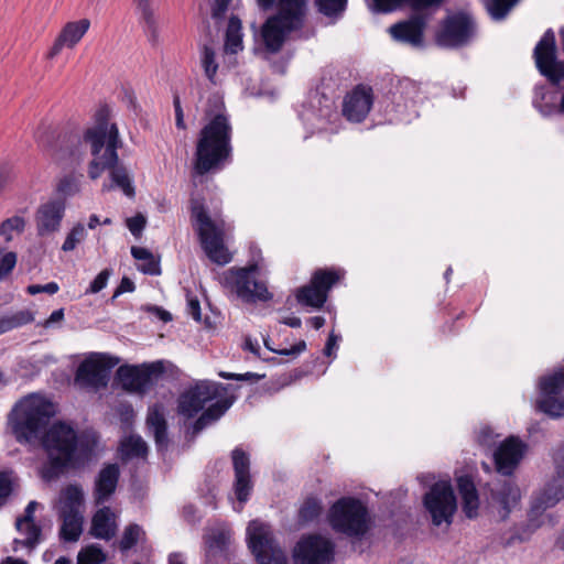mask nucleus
<instances>
[{"label": "nucleus", "mask_w": 564, "mask_h": 564, "mask_svg": "<svg viewBox=\"0 0 564 564\" xmlns=\"http://www.w3.org/2000/svg\"><path fill=\"white\" fill-rule=\"evenodd\" d=\"M111 110L108 105L100 106L94 115V123L87 128L82 137H63L50 127L37 130L36 140L43 151L56 163L67 159L80 160L82 152L78 147L82 142L90 148L94 159L88 164V176L97 180L108 170L112 183L120 187L128 197H133L135 192L127 169L119 164L118 149L122 142L116 123L110 122Z\"/></svg>", "instance_id": "obj_1"}, {"label": "nucleus", "mask_w": 564, "mask_h": 564, "mask_svg": "<svg viewBox=\"0 0 564 564\" xmlns=\"http://www.w3.org/2000/svg\"><path fill=\"white\" fill-rule=\"evenodd\" d=\"M97 444L95 433H78L69 423L55 421L41 436L40 445L46 455L43 477L50 480L84 467L91 460Z\"/></svg>", "instance_id": "obj_2"}, {"label": "nucleus", "mask_w": 564, "mask_h": 564, "mask_svg": "<svg viewBox=\"0 0 564 564\" xmlns=\"http://www.w3.org/2000/svg\"><path fill=\"white\" fill-rule=\"evenodd\" d=\"M205 117L207 122L198 133L194 154V171L197 175L219 171L232 158V126L218 97L208 99Z\"/></svg>", "instance_id": "obj_3"}, {"label": "nucleus", "mask_w": 564, "mask_h": 564, "mask_svg": "<svg viewBox=\"0 0 564 564\" xmlns=\"http://www.w3.org/2000/svg\"><path fill=\"white\" fill-rule=\"evenodd\" d=\"M257 3L263 11L278 9V12L269 17L261 29L267 50L278 53L288 35L304 26L307 0H257Z\"/></svg>", "instance_id": "obj_4"}, {"label": "nucleus", "mask_w": 564, "mask_h": 564, "mask_svg": "<svg viewBox=\"0 0 564 564\" xmlns=\"http://www.w3.org/2000/svg\"><path fill=\"white\" fill-rule=\"evenodd\" d=\"M54 415L55 408L51 401L29 397L14 405L8 415V425L18 443L33 444L41 442Z\"/></svg>", "instance_id": "obj_5"}, {"label": "nucleus", "mask_w": 564, "mask_h": 564, "mask_svg": "<svg viewBox=\"0 0 564 564\" xmlns=\"http://www.w3.org/2000/svg\"><path fill=\"white\" fill-rule=\"evenodd\" d=\"M191 221L197 232L200 246L210 261L224 265L230 262L231 256L225 246L224 221L210 218L200 195H192L189 199Z\"/></svg>", "instance_id": "obj_6"}, {"label": "nucleus", "mask_w": 564, "mask_h": 564, "mask_svg": "<svg viewBox=\"0 0 564 564\" xmlns=\"http://www.w3.org/2000/svg\"><path fill=\"white\" fill-rule=\"evenodd\" d=\"M327 520L335 532L355 539L364 538L371 527L367 506L355 497L336 500L328 510Z\"/></svg>", "instance_id": "obj_7"}, {"label": "nucleus", "mask_w": 564, "mask_h": 564, "mask_svg": "<svg viewBox=\"0 0 564 564\" xmlns=\"http://www.w3.org/2000/svg\"><path fill=\"white\" fill-rule=\"evenodd\" d=\"M426 519L435 528L448 529L457 511V498L448 480L434 482L422 497Z\"/></svg>", "instance_id": "obj_8"}, {"label": "nucleus", "mask_w": 564, "mask_h": 564, "mask_svg": "<svg viewBox=\"0 0 564 564\" xmlns=\"http://www.w3.org/2000/svg\"><path fill=\"white\" fill-rule=\"evenodd\" d=\"M477 34L474 18L465 11L448 13L435 32V43L442 48L457 50L469 45Z\"/></svg>", "instance_id": "obj_9"}, {"label": "nucleus", "mask_w": 564, "mask_h": 564, "mask_svg": "<svg viewBox=\"0 0 564 564\" xmlns=\"http://www.w3.org/2000/svg\"><path fill=\"white\" fill-rule=\"evenodd\" d=\"M248 546L258 564H289L285 552L275 541L270 525L253 520L247 528Z\"/></svg>", "instance_id": "obj_10"}, {"label": "nucleus", "mask_w": 564, "mask_h": 564, "mask_svg": "<svg viewBox=\"0 0 564 564\" xmlns=\"http://www.w3.org/2000/svg\"><path fill=\"white\" fill-rule=\"evenodd\" d=\"M257 264L247 268H232L225 274V282L239 299L247 303L268 301L272 297L265 284L256 280Z\"/></svg>", "instance_id": "obj_11"}, {"label": "nucleus", "mask_w": 564, "mask_h": 564, "mask_svg": "<svg viewBox=\"0 0 564 564\" xmlns=\"http://www.w3.org/2000/svg\"><path fill=\"white\" fill-rule=\"evenodd\" d=\"M164 372V364L159 360L142 366H121L117 370V377L126 391L144 393Z\"/></svg>", "instance_id": "obj_12"}, {"label": "nucleus", "mask_w": 564, "mask_h": 564, "mask_svg": "<svg viewBox=\"0 0 564 564\" xmlns=\"http://www.w3.org/2000/svg\"><path fill=\"white\" fill-rule=\"evenodd\" d=\"M228 386L203 380L181 394L178 411L187 417H194L205 404L226 394Z\"/></svg>", "instance_id": "obj_13"}, {"label": "nucleus", "mask_w": 564, "mask_h": 564, "mask_svg": "<svg viewBox=\"0 0 564 564\" xmlns=\"http://www.w3.org/2000/svg\"><path fill=\"white\" fill-rule=\"evenodd\" d=\"M533 56L539 72L552 85L564 79V63L557 59L554 32L549 29L534 47Z\"/></svg>", "instance_id": "obj_14"}, {"label": "nucleus", "mask_w": 564, "mask_h": 564, "mask_svg": "<svg viewBox=\"0 0 564 564\" xmlns=\"http://www.w3.org/2000/svg\"><path fill=\"white\" fill-rule=\"evenodd\" d=\"M335 556V543L322 535L303 536L295 545V564H332Z\"/></svg>", "instance_id": "obj_15"}, {"label": "nucleus", "mask_w": 564, "mask_h": 564, "mask_svg": "<svg viewBox=\"0 0 564 564\" xmlns=\"http://www.w3.org/2000/svg\"><path fill=\"white\" fill-rule=\"evenodd\" d=\"M553 463L555 466V475L533 499L531 505L532 513L538 514L554 507L564 499V442L554 451Z\"/></svg>", "instance_id": "obj_16"}, {"label": "nucleus", "mask_w": 564, "mask_h": 564, "mask_svg": "<svg viewBox=\"0 0 564 564\" xmlns=\"http://www.w3.org/2000/svg\"><path fill=\"white\" fill-rule=\"evenodd\" d=\"M115 362L105 354H95L86 358L77 368L75 381L87 388H105Z\"/></svg>", "instance_id": "obj_17"}, {"label": "nucleus", "mask_w": 564, "mask_h": 564, "mask_svg": "<svg viewBox=\"0 0 564 564\" xmlns=\"http://www.w3.org/2000/svg\"><path fill=\"white\" fill-rule=\"evenodd\" d=\"M65 210L66 204L59 198L41 204L34 214L36 236L46 238L58 232Z\"/></svg>", "instance_id": "obj_18"}, {"label": "nucleus", "mask_w": 564, "mask_h": 564, "mask_svg": "<svg viewBox=\"0 0 564 564\" xmlns=\"http://www.w3.org/2000/svg\"><path fill=\"white\" fill-rule=\"evenodd\" d=\"M527 451V444L517 436L507 437L495 451L494 462L497 471L511 476Z\"/></svg>", "instance_id": "obj_19"}, {"label": "nucleus", "mask_w": 564, "mask_h": 564, "mask_svg": "<svg viewBox=\"0 0 564 564\" xmlns=\"http://www.w3.org/2000/svg\"><path fill=\"white\" fill-rule=\"evenodd\" d=\"M373 105L372 88L362 84L357 85L346 95L343 102V116L351 122H362Z\"/></svg>", "instance_id": "obj_20"}, {"label": "nucleus", "mask_w": 564, "mask_h": 564, "mask_svg": "<svg viewBox=\"0 0 564 564\" xmlns=\"http://www.w3.org/2000/svg\"><path fill=\"white\" fill-rule=\"evenodd\" d=\"M231 460L235 471V495L240 503H245L253 487L250 475V457L242 448L236 447L231 452Z\"/></svg>", "instance_id": "obj_21"}, {"label": "nucleus", "mask_w": 564, "mask_h": 564, "mask_svg": "<svg viewBox=\"0 0 564 564\" xmlns=\"http://www.w3.org/2000/svg\"><path fill=\"white\" fill-rule=\"evenodd\" d=\"M425 28V18L415 14L405 21L392 24L389 32L395 41L419 47L423 44Z\"/></svg>", "instance_id": "obj_22"}, {"label": "nucleus", "mask_w": 564, "mask_h": 564, "mask_svg": "<svg viewBox=\"0 0 564 564\" xmlns=\"http://www.w3.org/2000/svg\"><path fill=\"white\" fill-rule=\"evenodd\" d=\"M520 498V489L511 479L499 480L492 484L490 488V499L498 506L501 520L509 517Z\"/></svg>", "instance_id": "obj_23"}, {"label": "nucleus", "mask_w": 564, "mask_h": 564, "mask_svg": "<svg viewBox=\"0 0 564 564\" xmlns=\"http://www.w3.org/2000/svg\"><path fill=\"white\" fill-rule=\"evenodd\" d=\"M89 26L90 21L88 19L67 22L55 39L52 47L46 54V57L50 59L54 58L65 46L73 48L83 39Z\"/></svg>", "instance_id": "obj_24"}, {"label": "nucleus", "mask_w": 564, "mask_h": 564, "mask_svg": "<svg viewBox=\"0 0 564 564\" xmlns=\"http://www.w3.org/2000/svg\"><path fill=\"white\" fill-rule=\"evenodd\" d=\"M120 478V468L116 463L106 464L98 473L94 496L97 505L107 501L116 491Z\"/></svg>", "instance_id": "obj_25"}, {"label": "nucleus", "mask_w": 564, "mask_h": 564, "mask_svg": "<svg viewBox=\"0 0 564 564\" xmlns=\"http://www.w3.org/2000/svg\"><path fill=\"white\" fill-rule=\"evenodd\" d=\"M458 494L462 497V508L468 519L478 516L479 496L470 475H462L456 478Z\"/></svg>", "instance_id": "obj_26"}, {"label": "nucleus", "mask_w": 564, "mask_h": 564, "mask_svg": "<svg viewBox=\"0 0 564 564\" xmlns=\"http://www.w3.org/2000/svg\"><path fill=\"white\" fill-rule=\"evenodd\" d=\"M147 425L154 436L158 449L167 447V423L163 413L162 405L154 404L149 409L147 415Z\"/></svg>", "instance_id": "obj_27"}, {"label": "nucleus", "mask_w": 564, "mask_h": 564, "mask_svg": "<svg viewBox=\"0 0 564 564\" xmlns=\"http://www.w3.org/2000/svg\"><path fill=\"white\" fill-rule=\"evenodd\" d=\"M61 517L63 519L59 531L61 539L67 542H76L83 532V517L79 510L61 511Z\"/></svg>", "instance_id": "obj_28"}, {"label": "nucleus", "mask_w": 564, "mask_h": 564, "mask_svg": "<svg viewBox=\"0 0 564 564\" xmlns=\"http://www.w3.org/2000/svg\"><path fill=\"white\" fill-rule=\"evenodd\" d=\"M110 508L99 509L91 519L90 534L97 539L110 540L115 535V523L110 521Z\"/></svg>", "instance_id": "obj_29"}, {"label": "nucleus", "mask_w": 564, "mask_h": 564, "mask_svg": "<svg viewBox=\"0 0 564 564\" xmlns=\"http://www.w3.org/2000/svg\"><path fill=\"white\" fill-rule=\"evenodd\" d=\"M295 297L300 305L316 310L322 308L327 302L326 294L315 286L312 280L306 285L297 289Z\"/></svg>", "instance_id": "obj_30"}, {"label": "nucleus", "mask_w": 564, "mask_h": 564, "mask_svg": "<svg viewBox=\"0 0 564 564\" xmlns=\"http://www.w3.org/2000/svg\"><path fill=\"white\" fill-rule=\"evenodd\" d=\"M541 395H561L564 390V366L555 368L539 380Z\"/></svg>", "instance_id": "obj_31"}, {"label": "nucleus", "mask_w": 564, "mask_h": 564, "mask_svg": "<svg viewBox=\"0 0 564 564\" xmlns=\"http://www.w3.org/2000/svg\"><path fill=\"white\" fill-rule=\"evenodd\" d=\"M241 30V20L237 15H231L229 18L225 34L226 52L230 54H237L243 48Z\"/></svg>", "instance_id": "obj_32"}, {"label": "nucleus", "mask_w": 564, "mask_h": 564, "mask_svg": "<svg viewBox=\"0 0 564 564\" xmlns=\"http://www.w3.org/2000/svg\"><path fill=\"white\" fill-rule=\"evenodd\" d=\"M343 279V273L335 268H323L317 269L313 272L311 280L314 282V285L317 286L326 297L328 299V293Z\"/></svg>", "instance_id": "obj_33"}, {"label": "nucleus", "mask_w": 564, "mask_h": 564, "mask_svg": "<svg viewBox=\"0 0 564 564\" xmlns=\"http://www.w3.org/2000/svg\"><path fill=\"white\" fill-rule=\"evenodd\" d=\"M34 319V312L28 308L3 315L0 317V335L31 324Z\"/></svg>", "instance_id": "obj_34"}, {"label": "nucleus", "mask_w": 564, "mask_h": 564, "mask_svg": "<svg viewBox=\"0 0 564 564\" xmlns=\"http://www.w3.org/2000/svg\"><path fill=\"white\" fill-rule=\"evenodd\" d=\"M131 254L135 260L144 261L139 268L141 272L149 275L161 274L160 261L154 258L149 249L133 246L131 248Z\"/></svg>", "instance_id": "obj_35"}, {"label": "nucleus", "mask_w": 564, "mask_h": 564, "mask_svg": "<svg viewBox=\"0 0 564 564\" xmlns=\"http://www.w3.org/2000/svg\"><path fill=\"white\" fill-rule=\"evenodd\" d=\"M536 409L552 419L564 416V398L561 395H540Z\"/></svg>", "instance_id": "obj_36"}, {"label": "nucleus", "mask_w": 564, "mask_h": 564, "mask_svg": "<svg viewBox=\"0 0 564 564\" xmlns=\"http://www.w3.org/2000/svg\"><path fill=\"white\" fill-rule=\"evenodd\" d=\"M138 10L141 15L143 30L149 36V40L154 44L158 41V28L154 13L150 7L149 0H135Z\"/></svg>", "instance_id": "obj_37"}, {"label": "nucleus", "mask_w": 564, "mask_h": 564, "mask_svg": "<svg viewBox=\"0 0 564 564\" xmlns=\"http://www.w3.org/2000/svg\"><path fill=\"white\" fill-rule=\"evenodd\" d=\"M120 452L123 459L144 457L148 454V446L140 436L131 435L121 443Z\"/></svg>", "instance_id": "obj_38"}, {"label": "nucleus", "mask_w": 564, "mask_h": 564, "mask_svg": "<svg viewBox=\"0 0 564 564\" xmlns=\"http://www.w3.org/2000/svg\"><path fill=\"white\" fill-rule=\"evenodd\" d=\"M323 510L322 501L316 497H307L299 509L297 520L306 524L316 520Z\"/></svg>", "instance_id": "obj_39"}, {"label": "nucleus", "mask_w": 564, "mask_h": 564, "mask_svg": "<svg viewBox=\"0 0 564 564\" xmlns=\"http://www.w3.org/2000/svg\"><path fill=\"white\" fill-rule=\"evenodd\" d=\"M348 0H315L317 11L324 17L338 19L347 9Z\"/></svg>", "instance_id": "obj_40"}, {"label": "nucleus", "mask_w": 564, "mask_h": 564, "mask_svg": "<svg viewBox=\"0 0 564 564\" xmlns=\"http://www.w3.org/2000/svg\"><path fill=\"white\" fill-rule=\"evenodd\" d=\"M216 402L212 403L203 413L213 423L219 420L232 405L236 398L234 395L225 397L221 395L215 399Z\"/></svg>", "instance_id": "obj_41"}, {"label": "nucleus", "mask_w": 564, "mask_h": 564, "mask_svg": "<svg viewBox=\"0 0 564 564\" xmlns=\"http://www.w3.org/2000/svg\"><path fill=\"white\" fill-rule=\"evenodd\" d=\"M21 534L25 535L23 546L33 551L42 541V528L36 523L25 522L20 528H15Z\"/></svg>", "instance_id": "obj_42"}, {"label": "nucleus", "mask_w": 564, "mask_h": 564, "mask_svg": "<svg viewBox=\"0 0 564 564\" xmlns=\"http://www.w3.org/2000/svg\"><path fill=\"white\" fill-rule=\"evenodd\" d=\"M25 219L22 216L15 215L7 218L0 225V236H3L6 241L9 242L12 240V232L17 231L18 234H22L25 229Z\"/></svg>", "instance_id": "obj_43"}, {"label": "nucleus", "mask_w": 564, "mask_h": 564, "mask_svg": "<svg viewBox=\"0 0 564 564\" xmlns=\"http://www.w3.org/2000/svg\"><path fill=\"white\" fill-rule=\"evenodd\" d=\"M64 506L61 511H70V509L78 510L83 502V491L76 485H68L64 491Z\"/></svg>", "instance_id": "obj_44"}, {"label": "nucleus", "mask_w": 564, "mask_h": 564, "mask_svg": "<svg viewBox=\"0 0 564 564\" xmlns=\"http://www.w3.org/2000/svg\"><path fill=\"white\" fill-rule=\"evenodd\" d=\"M202 65L204 68V73L210 83L215 84V76L218 69V64L215 59V51L205 45L202 54Z\"/></svg>", "instance_id": "obj_45"}, {"label": "nucleus", "mask_w": 564, "mask_h": 564, "mask_svg": "<svg viewBox=\"0 0 564 564\" xmlns=\"http://www.w3.org/2000/svg\"><path fill=\"white\" fill-rule=\"evenodd\" d=\"M105 561L102 550L96 545H90L80 551L77 556V564H100Z\"/></svg>", "instance_id": "obj_46"}, {"label": "nucleus", "mask_w": 564, "mask_h": 564, "mask_svg": "<svg viewBox=\"0 0 564 564\" xmlns=\"http://www.w3.org/2000/svg\"><path fill=\"white\" fill-rule=\"evenodd\" d=\"M141 528L138 524H129L121 536L119 547L122 552L132 549L139 540Z\"/></svg>", "instance_id": "obj_47"}, {"label": "nucleus", "mask_w": 564, "mask_h": 564, "mask_svg": "<svg viewBox=\"0 0 564 564\" xmlns=\"http://www.w3.org/2000/svg\"><path fill=\"white\" fill-rule=\"evenodd\" d=\"M517 0H490L488 10L496 20L503 19Z\"/></svg>", "instance_id": "obj_48"}, {"label": "nucleus", "mask_w": 564, "mask_h": 564, "mask_svg": "<svg viewBox=\"0 0 564 564\" xmlns=\"http://www.w3.org/2000/svg\"><path fill=\"white\" fill-rule=\"evenodd\" d=\"M85 234V227L82 224L75 225L66 236V239L62 246V250L65 252L74 250L76 246L84 239Z\"/></svg>", "instance_id": "obj_49"}, {"label": "nucleus", "mask_w": 564, "mask_h": 564, "mask_svg": "<svg viewBox=\"0 0 564 564\" xmlns=\"http://www.w3.org/2000/svg\"><path fill=\"white\" fill-rule=\"evenodd\" d=\"M497 436L490 426L484 425L476 432V442L482 447H491L496 444Z\"/></svg>", "instance_id": "obj_50"}, {"label": "nucleus", "mask_w": 564, "mask_h": 564, "mask_svg": "<svg viewBox=\"0 0 564 564\" xmlns=\"http://www.w3.org/2000/svg\"><path fill=\"white\" fill-rule=\"evenodd\" d=\"M210 15L215 21H221L226 17L231 0H208Z\"/></svg>", "instance_id": "obj_51"}, {"label": "nucleus", "mask_w": 564, "mask_h": 564, "mask_svg": "<svg viewBox=\"0 0 564 564\" xmlns=\"http://www.w3.org/2000/svg\"><path fill=\"white\" fill-rule=\"evenodd\" d=\"M112 273V270L111 269H104L102 271H100L97 276L91 281L89 288L87 289L86 293H98L100 292L102 289L106 288L107 283H108V280L110 278Z\"/></svg>", "instance_id": "obj_52"}, {"label": "nucleus", "mask_w": 564, "mask_h": 564, "mask_svg": "<svg viewBox=\"0 0 564 564\" xmlns=\"http://www.w3.org/2000/svg\"><path fill=\"white\" fill-rule=\"evenodd\" d=\"M375 8L378 12H392L403 6L409 7V0H373Z\"/></svg>", "instance_id": "obj_53"}, {"label": "nucleus", "mask_w": 564, "mask_h": 564, "mask_svg": "<svg viewBox=\"0 0 564 564\" xmlns=\"http://www.w3.org/2000/svg\"><path fill=\"white\" fill-rule=\"evenodd\" d=\"M145 226L147 218L140 213L127 219V227L135 238L141 237Z\"/></svg>", "instance_id": "obj_54"}, {"label": "nucleus", "mask_w": 564, "mask_h": 564, "mask_svg": "<svg viewBox=\"0 0 564 564\" xmlns=\"http://www.w3.org/2000/svg\"><path fill=\"white\" fill-rule=\"evenodd\" d=\"M57 191L65 196L74 195L78 192V182L73 175L64 176L57 185Z\"/></svg>", "instance_id": "obj_55"}, {"label": "nucleus", "mask_w": 564, "mask_h": 564, "mask_svg": "<svg viewBox=\"0 0 564 564\" xmlns=\"http://www.w3.org/2000/svg\"><path fill=\"white\" fill-rule=\"evenodd\" d=\"M13 490L10 474L7 471L0 473V507L6 505L9 496Z\"/></svg>", "instance_id": "obj_56"}, {"label": "nucleus", "mask_w": 564, "mask_h": 564, "mask_svg": "<svg viewBox=\"0 0 564 564\" xmlns=\"http://www.w3.org/2000/svg\"><path fill=\"white\" fill-rule=\"evenodd\" d=\"M17 264V253L9 251L0 258V280L7 276Z\"/></svg>", "instance_id": "obj_57"}, {"label": "nucleus", "mask_w": 564, "mask_h": 564, "mask_svg": "<svg viewBox=\"0 0 564 564\" xmlns=\"http://www.w3.org/2000/svg\"><path fill=\"white\" fill-rule=\"evenodd\" d=\"M218 376L226 380H237V381H249V382H258L263 376H260L254 372H246V373H234L227 371H219Z\"/></svg>", "instance_id": "obj_58"}, {"label": "nucleus", "mask_w": 564, "mask_h": 564, "mask_svg": "<svg viewBox=\"0 0 564 564\" xmlns=\"http://www.w3.org/2000/svg\"><path fill=\"white\" fill-rule=\"evenodd\" d=\"M228 545V536L225 532H218L208 540L209 552H224Z\"/></svg>", "instance_id": "obj_59"}, {"label": "nucleus", "mask_w": 564, "mask_h": 564, "mask_svg": "<svg viewBox=\"0 0 564 564\" xmlns=\"http://www.w3.org/2000/svg\"><path fill=\"white\" fill-rule=\"evenodd\" d=\"M59 290V286L56 282H50L44 285L41 284H31L26 288V292L30 295H36L40 293L55 294Z\"/></svg>", "instance_id": "obj_60"}, {"label": "nucleus", "mask_w": 564, "mask_h": 564, "mask_svg": "<svg viewBox=\"0 0 564 564\" xmlns=\"http://www.w3.org/2000/svg\"><path fill=\"white\" fill-rule=\"evenodd\" d=\"M37 506H39V503L36 501H30L24 509V514L17 518L15 528H20L21 524H24L25 522L35 523L34 512H35Z\"/></svg>", "instance_id": "obj_61"}, {"label": "nucleus", "mask_w": 564, "mask_h": 564, "mask_svg": "<svg viewBox=\"0 0 564 564\" xmlns=\"http://www.w3.org/2000/svg\"><path fill=\"white\" fill-rule=\"evenodd\" d=\"M444 0H409V7L415 11H422L430 8H437Z\"/></svg>", "instance_id": "obj_62"}, {"label": "nucleus", "mask_w": 564, "mask_h": 564, "mask_svg": "<svg viewBox=\"0 0 564 564\" xmlns=\"http://www.w3.org/2000/svg\"><path fill=\"white\" fill-rule=\"evenodd\" d=\"M173 106L175 111V124L178 129L185 130L187 127L184 121V112L181 105L180 96L177 94H175L173 97Z\"/></svg>", "instance_id": "obj_63"}, {"label": "nucleus", "mask_w": 564, "mask_h": 564, "mask_svg": "<svg viewBox=\"0 0 564 564\" xmlns=\"http://www.w3.org/2000/svg\"><path fill=\"white\" fill-rule=\"evenodd\" d=\"M397 93H400V95L412 94V96L408 97V99L412 100L417 95V87L412 80L404 79V80L400 82L399 87L397 88Z\"/></svg>", "instance_id": "obj_64"}]
</instances>
